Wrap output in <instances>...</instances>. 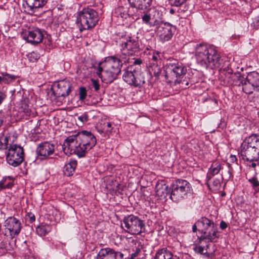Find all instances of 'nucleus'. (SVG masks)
I'll return each mask as SVG.
<instances>
[{
    "instance_id": "obj_8",
    "label": "nucleus",
    "mask_w": 259,
    "mask_h": 259,
    "mask_svg": "<svg viewBox=\"0 0 259 259\" xmlns=\"http://www.w3.org/2000/svg\"><path fill=\"white\" fill-rule=\"evenodd\" d=\"M121 225L126 232L133 235L140 234L145 229L143 221L134 215L124 217Z\"/></svg>"
},
{
    "instance_id": "obj_43",
    "label": "nucleus",
    "mask_w": 259,
    "mask_h": 259,
    "mask_svg": "<svg viewBox=\"0 0 259 259\" xmlns=\"http://www.w3.org/2000/svg\"><path fill=\"white\" fill-rule=\"evenodd\" d=\"M141 63L142 60L140 59H137L134 60L133 64L130 66H134L135 67L137 68V67L139 66L141 67L140 65Z\"/></svg>"
},
{
    "instance_id": "obj_36",
    "label": "nucleus",
    "mask_w": 259,
    "mask_h": 259,
    "mask_svg": "<svg viewBox=\"0 0 259 259\" xmlns=\"http://www.w3.org/2000/svg\"><path fill=\"white\" fill-rule=\"evenodd\" d=\"M142 19L143 22L147 24H149L150 26H151L150 23V20L151 19L150 15L145 14L142 16Z\"/></svg>"
},
{
    "instance_id": "obj_31",
    "label": "nucleus",
    "mask_w": 259,
    "mask_h": 259,
    "mask_svg": "<svg viewBox=\"0 0 259 259\" xmlns=\"http://www.w3.org/2000/svg\"><path fill=\"white\" fill-rule=\"evenodd\" d=\"M177 7V12L179 14V15L181 17L187 16L190 14L189 11V8L187 6L183 5Z\"/></svg>"
},
{
    "instance_id": "obj_7",
    "label": "nucleus",
    "mask_w": 259,
    "mask_h": 259,
    "mask_svg": "<svg viewBox=\"0 0 259 259\" xmlns=\"http://www.w3.org/2000/svg\"><path fill=\"white\" fill-rule=\"evenodd\" d=\"M120 52L118 56L122 59L128 61V57L138 53L140 50V44L138 37L127 36L123 38L120 44Z\"/></svg>"
},
{
    "instance_id": "obj_41",
    "label": "nucleus",
    "mask_w": 259,
    "mask_h": 259,
    "mask_svg": "<svg viewBox=\"0 0 259 259\" xmlns=\"http://www.w3.org/2000/svg\"><path fill=\"white\" fill-rule=\"evenodd\" d=\"M140 251V249L139 248H136L135 252L132 253L129 257L127 258H125V259H136V257L138 256Z\"/></svg>"
},
{
    "instance_id": "obj_37",
    "label": "nucleus",
    "mask_w": 259,
    "mask_h": 259,
    "mask_svg": "<svg viewBox=\"0 0 259 259\" xmlns=\"http://www.w3.org/2000/svg\"><path fill=\"white\" fill-rule=\"evenodd\" d=\"M87 96L86 90L84 88H80L79 89V99L83 100Z\"/></svg>"
},
{
    "instance_id": "obj_38",
    "label": "nucleus",
    "mask_w": 259,
    "mask_h": 259,
    "mask_svg": "<svg viewBox=\"0 0 259 259\" xmlns=\"http://www.w3.org/2000/svg\"><path fill=\"white\" fill-rule=\"evenodd\" d=\"M92 85L96 91H97L100 89V84L99 81L95 79H91Z\"/></svg>"
},
{
    "instance_id": "obj_59",
    "label": "nucleus",
    "mask_w": 259,
    "mask_h": 259,
    "mask_svg": "<svg viewBox=\"0 0 259 259\" xmlns=\"http://www.w3.org/2000/svg\"><path fill=\"white\" fill-rule=\"evenodd\" d=\"M228 73L229 74H230H230H232V70H229V71H228Z\"/></svg>"
},
{
    "instance_id": "obj_26",
    "label": "nucleus",
    "mask_w": 259,
    "mask_h": 259,
    "mask_svg": "<svg viewBox=\"0 0 259 259\" xmlns=\"http://www.w3.org/2000/svg\"><path fill=\"white\" fill-rule=\"evenodd\" d=\"M18 76L10 74L7 72L0 73V84L4 82L6 84H10L13 82L17 78Z\"/></svg>"
},
{
    "instance_id": "obj_39",
    "label": "nucleus",
    "mask_w": 259,
    "mask_h": 259,
    "mask_svg": "<svg viewBox=\"0 0 259 259\" xmlns=\"http://www.w3.org/2000/svg\"><path fill=\"white\" fill-rule=\"evenodd\" d=\"M249 182L252 184L254 187H257L259 186V181L257 180L256 178L253 177L248 180Z\"/></svg>"
},
{
    "instance_id": "obj_28",
    "label": "nucleus",
    "mask_w": 259,
    "mask_h": 259,
    "mask_svg": "<svg viewBox=\"0 0 259 259\" xmlns=\"http://www.w3.org/2000/svg\"><path fill=\"white\" fill-rule=\"evenodd\" d=\"M14 185V178L13 177H4L0 181V188L1 189L11 188Z\"/></svg>"
},
{
    "instance_id": "obj_6",
    "label": "nucleus",
    "mask_w": 259,
    "mask_h": 259,
    "mask_svg": "<svg viewBox=\"0 0 259 259\" xmlns=\"http://www.w3.org/2000/svg\"><path fill=\"white\" fill-rule=\"evenodd\" d=\"M170 198L174 202L179 201L187 197L188 194L192 191L191 185L187 181L178 179L171 185Z\"/></svg>"
},
{
    "instance_id": "obj_27",
    "label": "nucleus",
    "mask_w": 259,
    "mask_h": 259,
    "mask_svg": "<svg viewBox=\"0 0 259 259\" xmlns=\"http://www.w3.org/2000/svg\"><path fill=\"white\" fill-rule=\"evenodd\" d=\"M28 7L31 9H37L44 6L48 0H25Z\"/></svg>"
},
{
    "instance_id": "obj_12",
    "label": "nucleus",
    "mask_w": 259,
    "mask_h": 259,
    "mask_svg": "<svg viewBox=\"0 0 259 259\" xmlns=\"http://www.w3.org/2000/svg\"><path fill=\"white\" fill-rule=\"evenodd\" d=\"M4 230L3 232L8 239L12 240L17 236L21 230V224L15 217H9L4 222Z\"/></svg>"
},
{
    "instance_id": "obj_48",
    "label": "nucleus",
    "mask_w": 259,
    "mask_h": 259,
    "mask_svg": "<svg viewBox=\"0 0 259 259\" xmlns=\"http://www.w3.org/2000/svg\"><path fill=\"white\" fill-rule=\"evenodd\" d=\"M159 57V53H154L152 56V60L154 61H156L158 60V58Z\"/></svg>"
},
{
    "instance_id": "obj_16",
    "label": "nucleus",
    "mask_w": 259,
    "mask_h": 259,
    "mask_svg": "<svg viewBox=\"0 0 259 259\" xmlns=\"http://www.w3.org/2000/svg\"><path fill=\"white\" fill-rule=\"evenodd\" d=\"M125 254L123 251L106 247L101 249L97 254V259H124Z\"/></svg>"
},
{
    "instance_id": "obj_23",
    "label": "nucleus",
    "mask_w": 259,
    "mask_h": 259,
    "mask_svg": "<svg viewBox=\"0 0 259 259\" xmlns=\"http://www.w3.org/2000/svg\"><path fill=\"white\" fill-rule=\"evenodd\" d=\"M113 16L117 17L120 21L123 22L129 17L128 8L123 6L116 8L113 13Z\"/></svg>"
},
{
    "instance_id": "obj_33",
    "label": "nucleus",
    "mask_w": 259,
    "mask_h": 259,
    "mask_svg": "<svg viewBox=\"0 0 259 259\" xmlns=\"http://www.w3.org/2000/svg\"><path fill=\"white\" fill-rule=\"evenodd\" d=\"M19 112L20 113H23L22 116L25 117L30 115L31 110L27 105L23 104L21 107L19 109Z\"/></svg>"
},
{
    "instance_id": "obj_34",
    "label": "nucleus",
    "mask_w": 259,
    "mask_h": 259,
    "mask_svg": "<svg viewBox=\"0 0 259 259\" xmlns=\"http://www.w3.org/2000/svg\"><path fill=\"white\" fill-rule=\"evenodd\" d=\"M112 125L113 123L109 121H104L103 123H102V129L106 131V132L111 133L112 130Z\"/></svg>"
},
{
    "instance_id": "obj_19",
    "label": "nucleus",
    "mask_w": 259,
    "mask_h": 259,
    "mask_svg": "<svg viewBox=\"0 0 259 259\" xmlns=\"http://www.w3.org/2000/svg\"><path fill=\"white\" fill-rule=\"evenodd\" d=\"M202 243L203 242L201 243L199 242L198 238L194 244L193 250L197 253L204 255L205 256L209 257L213 253L214 250H213L212 251H210V244L208 242L207 243H206L205 245H203Z\"/></svg>"
},
{
    "instance_id": "obj_29",
    "label": "nucleus",
    "mask_w": 259,
    "mask_h": 259,
    "mask_svg": "<svg viewBox=\"0 0 259 259\" xmlns=\"http://www.w3.org/2000/svg\"><path fill=\"white\" fill-rule=\"evenodd\" d=\"M51 230V226L48 224H41L37 227L36 232L39 236H44L50 232Z\"/></svg>"
},
{
    "instance_id": "obj_2",
    "label": "nucleus",
    "mask_w": 259,
    "mask_h": 259,
    "mask_svg": "<svg viewBox=\"0 0 259 259\" xmlns=\"http://www.w3.org/2000/svg\"><path fill=\"white\" fill-rule=\"evenodd\" d=\"M118 56L106 58L105 60L100 62L97 67V74L101 78L103 82L110 83L116 79L120 73L122 64L127 62Z\"/></svg>"
},
{
    "instance_id": "obj_42",
    "label": "nucleus",
    "mask_w": 259,
    "mask_h": 259,
    "mask_svg": "<svg viewBox=\"0 0 259 259\" xmlns=\"http://www.w3.org/2000/svg\"><path fill=\"white\" fill-rule=\"evenodd\" d=\"M28 57H29L30 61L32 62L37 60L38 58L37 55L34 52L29 54Z\"/></svg>"
},
{
    "instance_id": "obj_5",
    "label": "nucleus",
    "mask_w": 259,
    "mask_h": 259,
    "mask_svg": "<svg viewBox=\"0 0 259 259\" xmlns=\"http://www.w3.org/2000/svg\"><path fill=\"white\" fill-rule=\"evenodd\" d=\"M76 18V23L81 32L95 27L99 20L97 11L89 7L78 12Z\"/></svg>"
},
{
    "instance_id": "obj_14",
    "label": "nucleus",
    "mask_w": 259,
    "mask_h": 259,
    "mask_svg": "<svg viewBox=\"0 0 259 259\" xmlns=\"http://www.w3.org/2000/svg\"><path fill=\"white\" fill-rule=\"evenodd\" d=\"M174 27L168 23H160L156 27L155 32L162 42L170 40L174 32Z\"/></svg>"
},
{
    "instance_id": "obj_57",
    "label": "nucleus",
    "mask_w": 259,
    "mask_h": 259,
    "mask_svg": "<svg viewBox=\"0 0 259 259\" xmlns=\"http://www.w3.org/2000/svg\"><path fill=\"white\" fill-rule=\"evenodd\" d=\"M161 189L162 190H165V191H167L168 190V186H166V185H161Z\"/></svg>"
},
{
    "instance_id": "obj_35",
    "label": "nucleus",
    "mask_w": 259,
    "mask_h": 259,
    "mask_svg": "<svg viewBox=\"0 0 259 259\" xmlns=\"http://www.w3.org/2000/svg\"><path fill=\"white\" fill-rule=\"evenodd\" d=\"M78 120L82 123L87 122L89 120V116L87 113L82 114L78 117Z\"/></svg>"
},
{
    "instance_id": "obj_3",
    "label": "nucleus",
    "mask_w": 259,
    "mask_h": 259,
    "mask_svg": "<svg viewBox=\"0 0 259 259\" xmlns=\"http://www.w3.org/2000/svg\"><path fill=\"white\" fill-rule=\"evenodd\" d=\"M197 63L202 67L213 69L220 67L221 62L220 54L213 46L200 44L195 48Z\"/></svg>"
},
{
    "instance_id": "obj_13",
    "label": "nucleus",
    "mask_w": 259,
    "mask_h": 259,
    "mask_svg": "<svg viewBox=\"0 0 259 259\" xmlns=\"http://www.w3.org/2000/svg\"><path fill=\"white\" fill-rule=\"evenodd\" d=\"M241 83L242 90L247 94H250L255 90L259 91V73L255 71L249 73Z\"/></svg>"
},
{
    "instance_id": "obj_11",
    "label": "nucleus",
    "mask_w": 259,
    "mask_h": 259,
    "mask_svg": "<svg viewBox=\"0 0 259 259\" xmlns=\"http://www.w3.org/2000/svg\"><path fill=\"white\" fill-rule=\"evenodd\" d=\"M165 72V77L176 83V81H178V78L186 74L187 69L181 62L175 61L166 65Z\"/></svg>"
},
{
    "instance_id": "obj_47",
    "label": "nucleus",
    "mask_w": 259,
    "mask_h": 259,
    "mask_svg": "<svg viewBox=\"0 0 259 259\" xmlns=\"http://www.w3.org/2000/svg\"><path fill=\"white\" fill-rule=\"evenodd\" d=\"M213 185L215 188H219L220 185V180L218 179H215V180H214L213 182Z\"/></svg>"
},
{
    "instance_id": "obj_52",
    "label": "nucleus",
    "mask_w": 259,
    "mask_h": 259,
    "mask_svg": "<svg viewBox=\"0 0 259 259\" xmlns=\"http://www.w3.org/2000/svg\"><path fill=\"white\" fill-rule=\"evenodd\" d=\"M153 13H154V15H153L154 17H155L156 16H157V17H159V13L158 11H157L155 9H153Z\"/></svg>"
},
{
    "instance_id": "obj_56",
    "label": "nucleus",
    "mask_w": 259,
    "mask_h": 259,
    "mask_svg": "<svg viewBox=\"0 0 259 259\" xmlns=\"http://www.w3.org/2000/svg\"><path fill=\"white\" fill-rule=\"evenodd\" d=\"M254 161H252L251 164L249 165L250 167L252 168H255L256 166V163L254 162Z\"/></svg>"
},
{
    "instance_id": "obj_58",
    "label": "nucleus",
    "mask_w": 259,
    "mask_h": 259,
    "mask_svg": "<svg viewBox=\"0 0 259 259\" xmlns=\"http://www.w3.org/2000/svg\"><path fill=\"white\" fill-rule=\"evenodd\" d=\"M3 123V120L2 119V118L0 117V126L2 125Z\"/></svg>"
},
{
    "instance_id": "obj_51",
    "label": "nucleus",
    "mask_w": 259,
    "mask_h": 259,
    "mask_svg": "<svg viewBox=\"0 0 259 259\" xmlns=\"http://www.w3.org/2000/svg\"><path fill=\"white\" fill-rule=\"evenodd\" d=\"M197 227H198V224H197V221L193 225V227H192V231L193 232H195L197 230Z\"/></svg>"
},
{
    "instance_id": "obj_18",
    "label": "nucleus",
    "mask_w": 259,
    "mask_h": 259,
    "mask_svg": "<svg viewBox=\"0 0 259 259\" xmlns=\"http://www.w3.org/2000/svg\"><path fill=\"white\" fill-rule=\"evenodd\" d=\"M55 151V145L48 142L40 143L37 147L36 153L38 155L47 158Z\"/></svg>"
},
{
    "instance_id": "obj_4",
    "label": "nucleus",
    "mask_w": 259,
    "mask_h": 259,
    "mask_svg": "<svg viewBox=\"0 0 259 259\" xmlns=\"http://www.w3.org/2000/svg\"><path fill=\"white\" fill-rule=\"evenodd\" d=\"M240 155L244 161L259 160V135L252 134L246 137L240 146Z\"/></svg>"
},
{
    "instance_id": "obj_15",
    "label": "nucleus",
    "mask_w": 259,
    "mask_h": 259,
    "mask_svg": "<svg viewBox=\"0 0 259 259\" xmlns=\"http://www.w3.org/2000/svg\"><path fill=\"white\" fill-rule=\"evenodd\" d=\"M71 84L68 80L63 79L56 82L53 85V92L57 97L68 96L70 92Z\"/></svg>"
},
{
    "instance_id": "obj_22",
    "label": "nucleus",
    "mask_w": 259,
    "mask_h": 259,
    "mask_svg": "<svg viewBox=\"0 0 259 259\" xmlns=\"http://www.w3.org/2000/svg\"><path fill=\"white\" fill-rule=\"evenodd\" d=\"M131 6L138 10H145L151 5L152 0H128Z\"/></svg>"
},
{
    "instance_id": "obj_1",
    "label": "nucleus",
    "mask_w": 259,
    "mask_h": 259,
    "mask_svg": "<svg viewBox=\"0 0 259 259\" xmlns=\"http://www.w3.org/2000/svg\"><path fill=\"white\" fill-rule=\"evenodd\" d=\"M96 142V138L91 132L83 131L68 137L64 141L63 148L64 151L67 148L70 153L73 152L81 158L85 156Z\"/></svg>"
},
{
    "instance_id": "obj_9",
    "label": "nucleus",
    "mask_w": 259,
    "mask_h": 259,
    "mask_svg": "<svg viewBox=\"0 0 259 259\" xmlns=\"http://www.w3.org/2000/svg\"><path fill=\"white\" fill-rule=\"evenodd\" d=\"M125 82L134 87H140L145 83V78L141 73V68L134 66H128L124 70L122 76Z\"/></svg>"
},
{
    "instance_id": "obj_44",
    "label": "nucleus",
    "mask_w": 259,
    "mask_h": 259,
    "mask_svg": "<svg viewBox=\"0 0 259 259\" xmlns=\"http://www.w3.org/2000/svg\"><path fill=\"white\" fill-rule=\"evenodd\" d=\"M176 82L181 83L182 85V88H187V87L189 85L188 82L187 81H185V80L181 81L178 79V81H176Z\"/></svg>"
},
{
    "instance_id": "obj_45",
    "label": "nucleus",
    "mask_w": 259,
    "mask_h": 259,
    "mask_svg": "<svg viewBox=\"0 0 259 259\" xmlns=\"http://www.w3.org/2000/svg\"><path fill=\"white\" fill-rule=\"evenodd\" d=\"M253 24L254 27H255L256 28H258L259 27V17H256L254 18Z\"/></svg>"
},
{
    "instance_id": "obj_24",
    "label": "nucleus",
    "mask_w": 259,
    "mask_h": 259,
    "mask_svg": "<svg viewBox=\"0 0 259 259\" xmlns=\"http://www.w3.org/2000/svg\"><path fill=\"white\" fill-rule=\"evenodd\" d=\"M222 168L221 163L218 161H213L210 168H209L208 173L207 174V181L208 184L210 183L211 178L215 175L219 174Z\"/></svg>"
},
{
    "instance_id": "obj_20",
    "label": "nucleus",
    "mask_w": 259,
    "mask_h": 259,
    "mask_svg": "<svg viewBox=\"0 0 259 259\" xmlns=\"http://www.w3.org/2000/svg\"><path fill=\"white\" fill-rule=\"evenodd\" d=\"M218 232L217 226L201 232L202 234L199 237V242L200 243L204 241L206 242L205 240H206L210 242L214 241L215 239L218 238Z\"/></svg>"
},
{
    "instance_id": "obj_40",
    "label": "nucleus",
    "mask_w": 259,
    "mask_h": 259,
    "mask_svg": "<svg viewBox=\"0 0 259 259\" xmlns=\"http://www.w3.org/2000/svg\"><path fill=\"white\" fill-rule=\"evenodd\" d=\"M140 251V249L139 248H136L135 252L132 253L129 257L127 258H125V259H136V257L138 256Z\"/></svg>"
},
{
    "instance_id": "obj_49",
    "label": "nucleus",
    "mask_w": 259,
    "mask_h": 259,
    "mask_svg": "<svg viewBox=\"0 0 259 259\" xmlns=\"http://www.w3.org/2000/svg\"><path fill=\"white\" fill-rule=\"evenodd\" d=\"M229 160L231 162L234 163L237 161L236 156L234 155H231L230 156Z\"/></svg>"
},
{
    "instance_id": "obj_46",
    "label": "nucleus",
    "mask_w": 259,
    "mask_h": 259,
    "mask_svg": "<svg viewBox=\"0 0 259 259\" xmlns=\"http://www.w3.org/2000/svg\"><path fill=\"white\" fill-rule=\"evenodd\" d=\"M28 216L29 219V222L30 223H33L35 220V216H34V215L33 214L30 213V214H29L28 215Z\"/></svg>"
},
{
    "instance_id": "obj_10",
    "label": "nucleus",
    "mask_w": 259,
    "mask_h": 259,
    "mask_svg": "<svg viewBox=\"0 0 259 259\" xmlns=\"http://www.w3.org/2000/svg\"><path fill=\"white\" fill-rule=\"evenodd\" d=\"M24 149L17 144H11L6 152V161L14 167L20 165L24 160Z\"/></svg>"
},
{
    "instance_id": "obj_30",
    "label": "nucleus",
    "mask_w": 259,
    "mask_h": 259,
    "mask_svg": "<svg viewBox=\"0 0 259 259\" xmlns=\"http://www.w3.org/2000/svg\"><path fill=\"white\" fill-rule=\"evenodd\" d=\"M77 165V161L75 160H71L70 162L65 164L64 166V173L69 176L72 175Z\"/></svg>"
},
{
    "instance_id": "obj_17",
    "label": "nucleus",
    "mask_w": 259,
    "mask_h": 259,
    "mask_svg": "<svg viewBox=\"0 0 259 259\" xmlns=\"http://www.w3.org/2000/svg\"><path fill=\"white\" fill-rule=\"evenodd\" d=\"M24 38L28 42L32 44H39L43 39V31L41 29L38 28H33L29 30L28 34L26 36H24Z\"/></svg>"
},
{
    "instance_id": "obj_60",
    "label": "nucleus",
    "mask_w": 259,
    "mask_h": 259,
    "mask_svg": "<svg viewBox=\"0 0 259 259\" xmlns=\"http://www.w3.org/2000/svg\"><path fill=\"white\" fill-rule=\"evenodd\" d=\"M4 246H5V244H2V246H1V247H2V248H3V247H4Z\"/></svg>"
},
{
    "instance_id": "obj_21",
    "label": "nucleus",
    "mask_w": 259,
    "mask_h": 259,
    "mask_svg": "<svg viewBox=\"0 0 259 259\" xmlns=\"http://www.w3.org/2000/svg\"><path fill=\"white\" fill-rule=\"evenodd\" d=\"M198 231L201 233L217 227L214 222L206 217H202L197 221Z\"/></svg>"
},
{
    "instance_id": "obj_54",
    "label": "nucleus",
    "mask_w": 259,
    "mask_h": 259,
    "mask_svg": "<svg viewBox=\"0 0 259 259\" xmlns=\"http://www.w3.org/2000/svg\"><path fill=\"white\" fill-rule=\"evenodd\" d=\"M163 193V192L162 191L161 192L160 191V188H157V195L162 196Z\"/></svg>"
},
{
    "instance_id": "obj_32",
    "label": "nucleus",
    "mask_w": 259,
    "mask_h": 259,
    "mask_svg": "<svg viewBox=\"0 0 259 259\" xmlns=\"http://www.w3.org/2000/svg\"><path fill=\"white\" fill-rule=\"evenodd\" d=\"M10 137L3 136L0 137V150L8 149Z\"/></svg>"
},
{
    "instance_id": "obj_53",
    "label": "nucleus",
    "mask_w": 259,
    "mask_h": 259,
    "mask_svg": "<svg viewBox=\"0 0 259 259\" xmlns=\"http://www.w3.org/2000/svg\"><path fill=\"white\" fill-rule=\"evenodd\" d=\"M160 73V70L159 68H157V71H155L154 72V74L155 76H158Z\"/></svg>"
},
{
    "instance_id": "obj_50",
    "label": "nucleus",
    "mask_w": 259,
    "mask_h": 259,
    "mask_svg": "<svg viewBox=\"0 0 259 259\" xmlns=\"http://www.w3.org/2000/svg\"><path fill=\"white\" fill-rule=\"evenodd\" d=\"M227 227V224H226V222H225L224 221H222L221 223H220V228L223 229V230H224Z\"/></svg>"
},
{
    "instance_id": "obj_55",
    "label": "nucleus",
    "mask_w": 259,
    "mask_h": 259,
    "mask_svg": "<svg viewBox=\"0 0 259 259\" xmlns=\"http://www.w3.org/2000/svg\"><path fill=\"white\" fill-rule=\"evenodd\" d=\"M176 12H177V8L176 9H170V10H169V13L171 14H175Z\"/></svg>"
},
{
    "instance_id": "obj_25",
    "label": "nucleus",
    "mask_w": 259,
    "mask_h": 259,
    "mask_svg": "<svg viewBox=\"0 0 259 259\" xmlns=\"http://www.w3.org/2000/svg\"><path fill=\"white\" fill-rule=\"evenodd\" d=\"M154 259H174L172 252L167 248L158 249L155 254Z\"/></svg>"
}]
</instances>
